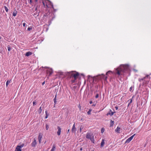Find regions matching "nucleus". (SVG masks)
Instances as JSON below:
<instances>
[{"label": "nucleus", "instance_id": "33", "mask_svg": "<svg viewBox=\"0 0 151 151\" xmlns=\"http://www.w3.org/2000/svg\"><path fill=\"white\" fill-rule=\"evenodd\" d=\"M129 101H130L129 103L128 104V106L131 103H132V99H129Z\"/></svg>", "mask_w": 151, "mask_h": 151}, {"label": "nucleus", "instance_id": "3", "mask_svg": "<svg viewBox=\"0 0 151 151\" xmlns=\"http://www.w3.org/2000/svg\"><path fill=\"white\" fill-rule=\"evenodd\" d=\"M67 76L72 78V80L71 82L72 83H73L75 82V81L78 77L79 76V74L78 72H76L75 73L74 72L71 71L68 72L66 73Z\"/></svg>", "mask_w": 151, "mask_h": 151}, {"label": "nucleus", "instance_id": "7", "mask_svg": "<svg viewBox=\"0 0 151 151\" xmlns=\"http://www.w3.org/2000/svg\"><path fill=\"white\" fill-rule=\"evenodd\" d=\"M36 144H37V141H36V138H35L34 139V140L33 141V142L31 143V146L32 147H35Z\"/></svg>", "mask_w": 151, "mask_h": 151}, {"label": "nucleus", "instance_id": "17", "mask_svg": "<svg viewBox=\"0 0 151 151\" xmlns=\"http://www.w3.org/2000/svg\"><path fill=\"white\" fill-rule=\"evenodd\" d=\"M32 54V52H28L26 53L25 54V56H29L30 55H31Z\"/></svg>", "mask_w": 151, "mask_h": 151}, {"label": "nucleus", "instance_id": "54", "mask_svg": "<svg viewBox=\"0 0 151 151\" xmlns=\"http://www.w3.org/2000/svg\"><path fill=\"white\" fill-rule=\"evenodd\" d=\"M144 81H143V85H144Z\"/></svg>", "mask_w": 151, "mask_h": 151}, {"label": "nucleus", "instance_id": "31", "mask_svg": "<svg viewBox=\"0 0 151 151\" xmlns=\"http://www.w3.org/2000/svg\"><path fill=\"white\" fill-rule=\"evenodd\" d=\"M112 73V72L110 70H109V71H108L106 73V75H107L108 74H110V73Z\"/></svg>", "mask_w": 151, "mask_h": 151}, {"label": "nucleus", "instance_id": "19", "mask_svg": "<svg viewBox=\"0 0 151 151\" xmlns=\"http://www.w3.org/2000/svg\"><path fill=\"white\" fill-rule=\"evenodd\" d=\"M17 11L16 10H15L14 11V12H13V15L14 16V17H15L16 16V15H17Z\"/></svg>", "mask_w": 151, "mask_h": 151}, {"label": "nucleus", "instance_id": "26", "mask_svg": "<svg viewBox=\"0 0 151 151\" xmlns=\"http://www.w3.org/2000/svg\"><path fill=\"white\" fill-rule=\"evenodd\" d=\"M92 111V110L91 109H89L88 111L87 112V113L88 115H90L91 114V111Z\"/></svg>", "mask_w": 151, "mask_h": 151}, {"label": "nucleus", "instance_id": "11", "mask_svg": "<svg viewBox=\"0 0 151 151\" xmlns=\"http://www.w3.org/2000/svg\"><path fill=\"white\" fill-rule=\"evenodd\" d=\"M115 113V112H112L111 110H110L109 112L106 114V115L108 116V115H110L111 116H112L114 113Z\"/></svg>", "mask_w": 151, "mask_h": 151}, {"label": "nucleus", "instance_id": "10", "mask_svg": "<svg viewBox=\"0 0 151 151\" xmlns=\"http://www.w3.org/2000/svg\"><path fill=\"white\" fill-rule=\"evenodd\" d=\"M57 128L58 129V131L57 132V134L59 136L60 134L61 129L59 126H58Z\"/></svg>", "mask_w": 151, "mask_h": 151}, {"label": "nucleus", "instance_id": "29", "mask_svg": "<svg viewBox=\"0 0 151 151\" xmlns=\"http://www.w3.org/2000/svg\"><path fill=\"white\" fill-rule=\"evenodd\" d=\"M84 128V127L83 126L81 125L80 129V132H81L82 130Z\"/></svg>", "mask_w": 151, "mask_h": 151}, {"label": "nucleus", "instance_id": "1", "mask_svg": "<svg viewBox=\"0 0 151 151\" xmlns=\"http://www.w3.org/2000/svg\"><path fill=\"white\" fill-rule=\"evenodd\" d=\"M130 70V67L128 64L121 65L119 67L115 69L114 73L119 76L124 75V73L129 72Z\"/></svg>", "mask_w": 151, "mask_h": 151}, {"label": "nucleus", "instance_id": "47", "mask_svg": "<svg viewBox=\"0 0 151 151\" xmlns=\"http://www.w3.org/2000/svg\"><path fill=\"white\" fill-rule=\"evenodd\" d=\"M134 70V71L135 72H137V70H136L135 69H133Z\"/></svg>", "mask_w": 151, "mask_h": 151}, {"label": "nucleus", "instance_id": "45", "mask_svg": "<svg viewBox=\"0 0 151 151\" xmlns=\"http://www.w3.org/2000/svg\"><path fill=\"white\" fill-rule=\"evenodd\" d=\"M54 103H55V105L56 104V101H54Z\"/></svg>", "mask_w": 151, "mask_h": 151}, {"label": "nucleus", "instance_id": "16", "mask_svg": "<svg viewBox=\"0 0 151 151\" xmlns=\"http://www.w3.org/2000/svg\"><path fill=\"white\" fill-rule=\"evenodd\" d=\"M105 143L104 139H102L101 143V147H103Z\"/></svg>", "mask_w": 151, "mask_h": 151}, {"label": "nucleus", "instance_id": "6", "mask_svg": "<svg viewBox=\"0 0 151 151\" xmlns=\"http://www.w3.org/2000/svg\"><path fill=\"white\" fill-rule=\"evenodd\" d=\"M135 135V134H134L132 136L128 138L126 141L125 143H129L133 139Z\"/></svg>", "mask_w": 151, "mask_h": 151}, {"label": "nucleus", "instance_id": "21", "mask_svg": "<svg viewBox=\"0 0 151 151\" xmlns=\"http://www.w3.org/2000/svg\"><path fill=\"white\" fill-rule=\"evenodd\" d=\"M110 123V126L112 127L114 125V121H113L112 120H111Z\"/></svg>", "mask_w": 151, "mask_h": 151}, {"label": "nucleus", "instance_id": "30", "mask_svg": "<svg viewBox=\"0 0 151 151\" xmlns=\"http://www.w3.org/2000/svg\"><path fill=\"white\" fill-rule=\"evenodd\" d=\"M8 50L9 51H10L11 50V47L10 45H8L7 46Z\"/></svg>", "mask_w": 151, "mask_h": 151}, {"label": "nucleus", "instance_id": "15", "mask_svg": "<svg viewBox=\"0 0 151 151\" xmlns=\"http://www.w3.org/2000/svg\"><path fill=\"white\" fill-rule=\"evenodd\" d=\"M120 128L117 127L115 129V131L117 133H120Z\"/></svg>", "mask_w": 151, "mask_h": 151}, {"label": "nucleus", "instance_id": "28", "mask_svg": "<svg viewBox=\"0 0 151 151\" xmlns=\"http://www.w3.org/2000/svg\"><path fill=\"white\" fill-rule=\"evenodd\" d=\"M45 114H46V116L45 117V119H47L48 117V114H47V111H45Z\"/></svg>", "mask_w": 151, "mask_h": 151}, {"label": "nucleus", "instance_id": "46", "mask_svg": "<svg viewBox=\"0 0 151 151\" xmlns=\"http://www.w3.org/2000/svg\"><path fill=\"white\" fill-rule=\"evenodd\" d=\"M115 108L116 109V110H117L118 109V107L117 106H115Z\"/></svg>", "mask_w": 151, "mask_h": 151}, {"label": "nucleus", "instance_id": "18", "mask_svg": "<svg viewBox=\"0 0 151 151\" xmlns=\"http://www.w3.org/2000/svg\"><path fill=\"white\" fill-rule=\"evenodd\" d=\"M97 92L98 91L97 90L94 92V93L96 94V96H95V97L96 99L98 98L99 96V94L98 93H96V92Z\"/></svg>", "mask_w": 151, "mask_h": 151}, {"label": "nucleus", "instance_id": "32", "mask_svg": "<svg viewBox=\"0 0 151 151\" xmlns=\"http://www.w3.org/2000/svg\"><path fill=\"white\" fill-rule=\"evenodd\" d=\"M49 127L48 125L46 124V129L47 130L49 128Z\"/></svg>", "mask_w": 151, "mask_h": 151}, {"label": "nucleus", "instance_id": "44", "mask_svg": "<svg viewBox=\"0 0 151 151\" xmlns=\"http://www.w3.org/2000/svg\"><path fill=\"white\" fill-rule=\"evenodd\" d=\"M60 75H63V72H60Z\"/></svg>", "mask_w": 151, "mask_h": 151}, {"label": "nucleus", "instance_id": "52", "mask_svg": "<svg viewBox=\"0 0 151 151\" xmlns=\"http://www.w3.org/2000/svg\"><path fill=\"white\" fill-rule=\"evenodd\" d=\"M46 21V19H45L44 20V21H43V22H45Z\"/></svg>", "mask_w": 151, "mask_h": 151}, {"label": "nucleus", "instance_id": "14", "mask_svg": "<svg viewBox=\"0 0 151 151\" xmlns=\"http://www.w3.org/2000/svg\"><path fill=\"white\" fill-rule=\"evenodd\" d=\"M101 75V78H103L106 80L107 78V77L105 76L103 74H102Z\"/></svg>", "mask_w": 151, "mask_h": 151}, {"label": "nucleus", "instance_id": "12", "mask_svg": "<svg viewBox=\"0 0 151 151\" xmlns=\"http://www.w3.org/2000/svg\"><path fill=\"white\" fill-rule=\"evenodd\" d=\"M71 131L72 132L75 133L76 132V128L75 126V124L74 123L72 127V128Z\"/></svg>", "mask_w": 151, "mask_h": 151}, {"label": "nucleus", "instance_id": "39", "mask_svg": "<svg viewBox=\"0 0 151 151\" xmlns=\"http://www.w3.org/2000/svg\"><path fill=\"white\" fill-rule=\"evenodd\" d=\"M48 22L49 23V24L48 25V26H49L51 23V21H49Z\"/></svg>", "mask_w": 151, "mask_h": 151}, {"label": "nucleus", "instance_id": "13", "mask_svg": "<svg viewBox=\"0 0 151 151\" xmlns=\"http://www.w3.org/2000/svg\"><path fill=\"white\" fill-rule=\"evenodd\" d=\"M148 77H150H150L149 76V75H147L146 77H143L142 78H139L138 81L139 82H141L142 81H144V79H145L146 78H148Z\"/></svg>", "mask_w": 151, "mask_h": 151}, {"label": "nucleus", "instance_id": "50", "mask_svg": "<svg viewBox=\"0 0 151 151\" xmlns=\"http://www.w3.org/2000/svg\"><path fill=\"white\" fill-rule=\"evenodd\" d=\"M95 105H96V104H93V105H92V106H95Z\"/></svg>", "mask_w": 151, "mask_h": 151}, {"label": "nucleus", "instance_id": "40", "mask_svg": "<svg viewBox=\"0 0 151 151\" xmlns=\"http://www.w3.org/2000/svg\"><path fill=\"white\" fill-rule=\"evenodd\" d=\"M88 79H89L90 78V77H91V78H92V77L91 76L89 75H88Z\"/></svg>", "mask_w": 151, "mask_h": 151}, {"label": "nucleus", "instance_id": "35", "mask_svg": "<svg viewBox=\"0 0 151 151\" xmlns=\"http://www.w3.org/2000/svg\"><path fill=\"white\" fill-rule=\"evenodd\" d=\"M32 29V27H29L27 28V30L28 31H30Z\"/></svg>", "mask_w": 151, "mask_h": 151}, {"label": "nucleus", "instance_id": "48", "mask_svg": "<svg viewBox=\"0 0 151 151\" xmlns=\"http://www.w3.org/2000/svg\"><path fill=\"white\" fill-rule=\"evenodd\" d=\"M81 75L82 76H84V74H81Z\"/></svg>", "mask_w": 151, "mask_h": 151}, {"label": "nucleus", "instance_id": "37", "mask_svg": "<svg viewBox=\"0 0 151 151\" xmlns=\"http://www.w3.org/2000/svg\"><path fill=\"white\" fill-rule=\"evenodd\" d=\"M104 129L103 128H102L101 129V132L102 133L104 132Z\"/></svg>", "mask_w": 151, "mask_h": 151}, {"label": "nucleus", "instance_id": "25", "mask_svg": "<svg viewBox=\"0 0 151 151\" xmlns=\"http://www.w3.org/2000/svg\"><path fill=\"white\" fill-rule=\"evenodd\" d=\"M10 81L8 80L6 81V86H7L10 83Z\"/></svg>", "mask_w": 151, "mask_h": 151}, {"label": "nucleus", "instance_id": "23", "mask_svg": "<svg viewBox=\"0 0 151 151\" xmlns=\"http://www.w3.org/2000/svg\"><path fill=\"white\" fill-rule=\"evenodd\" d=\"M48 13H46L45 14H44L43 16V17H42V19H45V18L47 17V14Z\"/></svg>", "mask_w": 151, "mask_h": 151}, {"label": "nucleus", "instance_id": "56", "mask_svg": "<svg viewBox=\"0 0 151 151\" xmlns=\"http://www.w3.org/2000/svg\"><path fill=\"white\" fill-rule=\"evenodd\" d=\"M92 79H93V80H94V79H93V78H92Z\"/></svg>", "mask_w": 151, "mask_h": 151}, {"label": "nucleus", "instance_id": "22", "mask_svg": "<svg viewBox=\"0 0 151 151\" xmlns=\"http://www.w3.org/2000/svg\"><path fill=\"white\" fill-rule=\"evenodd\" d=\"M42 111V109L41 107H40L38 110V112L40 114L41 113Z\"/></svg>", "mask_w": 151, "mask_h": 151}, {"label": "nucleus", "instance_id": "8", "mask_svg": "<svg viewBox=\"0 0 151 151\" xmlns=\"http://www.w3.org/2000/svg\"><path fill=\"white\" fill-rule=\"evenodd\" d=\"M47 73L49 74L48 76H50L53 73L52 70L51 68H48L47 70Z\"/></svg>", "mask_w": 151, "mask_h": 151}, {"label": "nucleus", "instance_id": "58", "mask_svg": "<svg viewBox=\"0 0 151 151\" xmlns=\"http://www.w3.org/2000/svg\"><path fill=\"white\" fill-rule=\"evenodd\" d=\"M80 109H81V107H80Z\"/></svg>", "mask_w": 151, "mask_h": 151}, {"label": "nucleus", "instance_id": "4", "mask_svg": "<svg viewBox=\"0 0 151 151\" xmlns=\"http://www.w3.org/2000/svg\"><path fill=\"white\" fill-rule=\"evenodd\" d=\"M86 137L87 139H90L92 143H94V136L91 133L88 132L86 134Z\"/></svg>", "mask_w": 151, "mask_h": 151}, {"label": "nucleus", "instance_id": "57", "mask_svg": "<svg viewBox=\"0 0 151 151\" xmlns=\"http://www.w3.org/2000/svg\"><path fill=\"white\" fill-rule=\"evenodd\" d=\"M100 96H101V93H100Z\"/></svg>", "mask_w": 151, "mask_h": 151}, {"label": "nucleus", "instance_id": "36", "mask_svg": "<svg viewBox=\"0 0 151 151\" xmlns=\"http://www.w3.org/2000/svg\"><path fill=\"white\" fill-rule=\"evenodd\" d=\"M33 106L35 105L36 104V103L35 101H33Z\"/></svg>", "mask_w": 151, "mask_h": 151}, {"label": "nucleus", "instance_id": "41", "mask_svg": "<svg viewBox=\"0 0 151 151\" xmlns=\"http://www.w3.org/2000/svg\"><path fill=\"white\" fill-rule=\"evenodd\" d=\"M26 25V24L25 23H23V25L24 27H25Z\"/></svg>", "mask_w": 151, "mask_h": 151}, {"label": "nucleus", "instance_id": "55", "mask_svg": "<svg viewBox=\"0 0 151 151\" xmlns=\"http://www.w3.org/2000/svg\"><path fill=\"white\" fill-rule=\"evenodd\" d=\"M45 68H47V67H45Z\"/></svg>", "mask_w": 151, "mask_h": 151}, {"label": "nucleus", "instance_id": "42", "mask_svg": "<svg viewBox=\"0 0 151 151\" xmlns=\"http://www.w3.org/2000/svg\"><path fill=\"white\" fill-rule=\"evenodd\" d=\"M93 103L92 101H89V103L90 104H92Z\"/></svg>", "mask_w": 151, "mask_h": 151}, {"label": "nucleus", "instance_id": "27", "mask_svg": "<svg viewBox=\"0 0 151 151\" xmlns=\"http://www.w3.org/2000/svg\"><path fill=\"white\" fill-rule=\"evenodd\" d=\"M133 86H131L130 88L129 89V91H130L131 92H132L133 90Z\"/></svg>", "mask_w": 151, "mask_h": 151}, {"label": "nucleus", "instance_id": "38", "mask_svg": "<svg viewBox=\"0 0 151 151\" xmlns=\"http://www.w3.org/2000/svg\"><path fill=\"white\" fill-rule=\"evenodd\" d=\"M56 96H57V95L56 94L55 96V97L54 99V101H56Z\"/></svg>", "mask_w": 151, "mask_h": 151}, {"label": "nucleus", "instance_id": "34", "mask_svg": "<svg viewBox=\"0 0 151 151\" xmlns=\"http://www.w3.org/2000/svg\"><path fill=\"white\" fill-rule=\"evenodd\" d=\"M34 14L35 15H36L37 16H38L39 15V13L36 12Z\"/></svg>", "mask_w": 151, "mask_h": 151}, {"label": "nucleus", "instance_id": "9", "mask_svg": "<svg viewBox=\"0 0 151 151\" xmlns=\"http://www.w3.org/2000/svg\"><path fill=\"white\" fill-rule=\"evenodd\" d=\"M42 137V134L41 133H40L39 134L38 137V140L39 141V143L40 144L41 143V140Z\"/></svg>", "mask_w": 151, "mask_h": 151}, {"label": "nucleus", "instance_id": "5", "mask_svg": "<svg viewBox=\"0 0 151 151\" xmlns=\"http://www.w3.org/2000/svg\"><path fill=\"white\" fill-rule=\"evenodd\" d=\"M24 145V144H22L20 145L17 146L15 149V151H21L22 150L21 148L23 147Z\"/></svg>", "mask_w": 151, "mask_h": 151}, {"label": "nucleus", "instance_id": "43", "mask_svg": "<svg viewBox=\"0 0 151 151\" xmlns=\"http://www.w3.org/2000/svg\"><path fill=\"white\" fill-rule=\"evenodd\" d=\"M45 83V82L44 81L42 83V85H43Z\"/></svg>", "mask_w": 151, "mask_h": 151}, {"label": "nucleus", "instance_id": "24", "mask_svg": "<svg viewBox=\"0 0 151 151\" xmlns=\"http://www.w3.org/2000/svg\"><path fill=\"white\" fill-rule=\"evenodd\" d=\"M4 8L6 11V12H8L9 11V9L8 8L6 7V6H4Z\"/></svg>", "mask_w": 151, "mask_h": 151}, {"label": "nucleus", "instance_id": "2", "mask_svg": "<svg viewBox=\"0 0 151 151\" xmlns=\"http://www.w3.org/2000/svg\"><path fill=\"white\" fill-rule=\"evenodd\" d=\"M38 0H35L36 2H37ZM30 3H32V0H29ZM42 3L44 6L46 8H52L53 9L55 12L57 10L55 9L53 7L52 3L50 1L48 0H41Z\"/></svg>", "mask_w": 151, "mask_h": 151}, {"label": "nucleus", "instance_id": "20", "mask_svg": "<svg viewBox=\"0 0 151 151\" xmlns=\"http://www.w3.org/2000/svg\"><path fill=\"white\" fill-rule=\"evenodd\" d=\"M55 145H53L52 146V148L50 150V151H55Z\"/></svg>", "mask_w": 151, "mask_h": 151}, {"label": "nucleus", "instance_id": "49", "mask_svg": "<svg viewBox=\"0 0 151 151\" xmlns=\"http://www.w3.org/2000/svg\"><path fill=\"white\" fill-rule=\"evenodd\" d=\"M82 148H81L80 149V150L81 151H82Z\"/></svg>", "mask_w": 151, "mask_h": 151}, {"label": "nucleus", "instance_id": "51", "mask_svg": "<svg viewBox=\"0 0 151 151\" xmlns=\"http://www.w3.org/2000/svg\"><path fill=\"white\" fill-rule=\"evenodd\" d=\"M69 131H70V129H68V132H68H68H69Z\"/></svg>", "mask_w": 151, "mask_h": 151}, {"label": "nucleus", "instance_id": "53", "mask_svg": "<svg viewBox=\"0 0 151 151\" xmlns=\"http://www.w3.org/2000/svg\"><path fill=\"white\" fill-rule=\"evenodd\" d=\"M48 29V28L47 29L46 31H47Z\"/></svg>", "mask_w": 151, "mask_h": 151}]
</instances>
